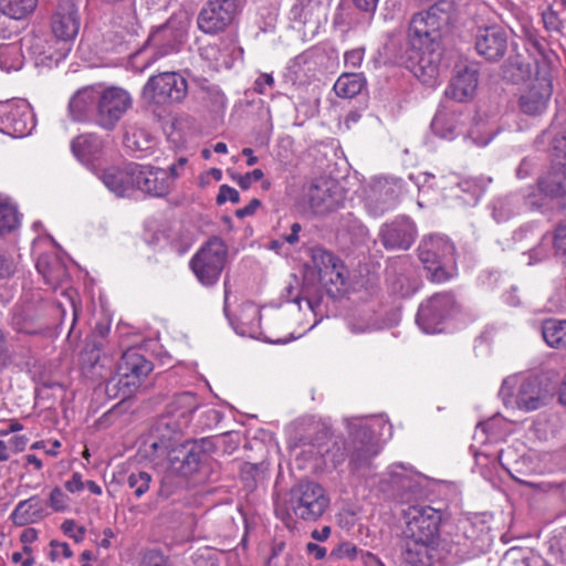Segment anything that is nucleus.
<instances>
[{
    "mask_svg": "<svg viewBox=\"0 0 566 566\" xmlns=\"http://www.w3.org/2000/svg\"><path fill=\"white\" fill-rule=\"evenodd\" d=\"M514 458V449L512 447H507L506 449H502L497 455L496 460L501 464L503 469H505L507 472H511L510 465L511 461Z\"/></svg>",
    "mask_w": 566,
    "mask_h": 566,
    "instance_id": "69168bd1",
    "label": "nucleus"
},
{
    "mask_svg": "<svg viewBox=\"0 0 566 566\" xmlns=\"http://www.w3.org/2000/svg\"><path fill=\"white\" fill-rule=\"evenodd\" d=\"M475 50L485 60H501L507 50V33L497 25L480 29L475 35Z\"/></svg>",
    "mask_w": 566,
    "mask_h": 566,
    "instance_id": "4be33fe9",
    "label": "nucleus"
},
{
    "mask_svg": "<svg viewBox=\"0 0 566 566\" xmlns=\"http://www.w3.org/2000/svg\"><path fill=\"white\" fill-rule=\"evenodd\" d=\"M38 0H0V12L11 19L20 20L30 14Z\"/></svg>",
    "mask_w": 566,
    "mask_h": 566,
    "instance_id": "58836bf2",
    "label": "nucleus"
},
{
    "mask_svg": "<svg viewBox=\"0 0 566 566\" xmlns=\"http://www.w3.org/2000/svg\"><path fill=\"white\" fill-rule=\"evenodd\" d=\"M329 437L328 428L321 422H312L307 432L300 439L303 446H310L315 449L314 454L323 455L326 449V442Z\"/></svg>",
    "mask_w": 566,
    "mask_h": 566,
    "instance_id": "4c0bfd02",
    "label": "nucleus"
},
{
    "mask_svg": "<svg viewBox=\"0 0 566 566\" xmlns=\"http://www.w3.org/2000/svg\"><path fill=\"white\" fill-rule=\"evenodd\" d=\"M336 269H331L325 274H321L319 281L325 285H332L335 287L336 292L340 291V287H343L346 283V269L343 262H339L336 266Z\"/></svg>",
    "mask_w": 566,
    "mask_h": 566,
    "instance_id": "a18cd8bd",
    "label": "nucleus"
},
{
    "mask_svg": "<svg viewBox=\"0 0 566 566\" xmlns=\"http://www.w3.org/2000/svg\"><path fill=\"white\" fill-rule=\"evenodd\" d=\"M504 78L511 82H520L525 78L528 73L527 65L521 55H511L501 67Z\"/></svg>",
    "mask_w": 566,
    "mask_h": 566,
    "instance_id": "a19ab883",
    "label": "nucleus"
},
{
    "mask_svg": "<svg viewBox=\"0 0 566 566\" xmlns=\"http://www.w3.org/2000/svg\"><path fill=\"white\" fill-rule=\"evenodd\" d=\"M457 311L454 296L449 292L437 293L421 303L416 322L427 334L443 331L444 322Z\"/></svg>",
    "mask_w": 566,
    "mask_h": 566,
    "instance_id": "1a4fd4ad",
    "label": "nucleus"
},
{
    "mask_svg": "<svg viewBox=\"0 0 566 566\" xmlns=\"http://www.w3.org/2000/svg\"><path fill=\"white\" fill-rule=\"evenodd\" d=\"M189 24L185 14H174L150 33L147 45H151L159 56L176 52L186 40Z\"/></svg>",
    "mask_w": 566,
    "mask_h": 566,
    "instance_id": "9b49d317",
    "label": "nucleus"
},
{
    "mask_svg": "<svg viewBox=\"0 0 566 566\" xmlns=\"http://www.w3.org/2000/svg\"><path fill=\"white\" fill-rule=\"evenodd\" d=\"M460 116L453 112L440 111L431 122L432 132L444 139H453L459 134Z\"/></svg>",
    "mask_w": 566,
    "mask_h": 566,
    "instance_id": "72a5a7b5",
    "label": "nucleus"
},
{
    "mask_svg": "<svg viewBox=\"0 0 566 566\" xmlns=\"http://www.w3.org/2000/svg\"><path fill=\"white\" fill-rule=\"evenodd\" d=\"M206 441L188 442L168 452L169 469L181 475H191L208 460Z\"/></svg>",
    "mask_w": 566,
    "mask_h": 566,
    "instance_id": "f3484780",
    "label": "nucleus"
},
{
    "mask_svg": "<svg viewBox=\"0 0 566 566\" xmlns=\"http://www.w3.org/2000/svg\"><path fill=\"white\" fill-rule=\"evenodd\" d=\"M36 270L43 276L45 284L56 289L69 279L64 262L56 255L44 254L36 261Z\"/></svg>",
    "mask_w": 566,
    "mask_h": 566,
    "instance_id": "c756f323",
    "label": "nucleus"
},
{
    "mask_svg": "<svg viewBox=\"0 0 566 566\" xmlns=\"http://www.w3.org/2000/svg\"><path fill=\"white\" fill-rule=\"evenodd\" d=\"M41 512V499L39 496H31L18 503L11 514V520L15 525L24 526L40 520L42 517Z\"/></svg>",
    "mask_w": 566,
    "mask_h": 566,
    "instance_id": "473e14b6",
    "label": "nucleus"
},
{
    "mask_svg": "<svg viewBox=\"0 0 566 566\" xmlns=\"http://www.w3.org/2000/svg\"><path fill=\"white\" fill-rule=\"evenodd\" d=\"M135 172V188L154 197H164L169 192L170 180L165 169L137 164Z\"/></svg>",
    "mask_w": 566,
    "mask_h": 566,
    "instance_id": "393cba45",
    "label": "nucleus"
},
{
    "mask_svg": "<svg viewBox=\"0 0 566 566\" xmlns=\"http://www.w3.org/2000/svg\"><path fill=\"white\" fill-rule=\"evenodd\" d=\"M365 84L361 73H344L335 82L334 91L339 97L353 98L361 92Z\"/></svg>",
    "mask_w": 566,
    "mask_h": 566,
    "instance_id": "c9c22d12",
    "label": "nucleus"
},
{
    "mask_svg": "<svg viewBox=\"0 0 566 566\" xmlns=\"http://www.w3.org/2000/svg\"><path fill=\"white\" fill-rule=\"evenodd\" d=\"M208 98L212 106L216 108H223L226 106V96L216 86L208 87L206 90V97Z\"/></svg>",
    "mask_w": 566,
    "mask_h": 566,
    "instance_id": "052dcab7",
    "label": "nucleus"
},
{
    "mask_svg": "<svg viewBox=\"0 0 566 566\" xmlns=\"http://www.w3.org/2000/svg\"><path fill=\"white\" fill-rule=\"evenodd\" d=\"M237 319V333L252 337L259 333L261 326V312L254 303L247 302L242 304Z\"/></svg>",
    "mask_w": 566,
    "mask_h": 566,
    "instance_id": "2f4dec72",
    "label": "nucleus"
},
{
    "mask_svg": "<svg viewBox=\"0 0 566 566\" xmlns=\"http://www.w3.org/2000/svg\"><path fill=\"white\" fill-rule=\"evenodd\" d=\"M140 566H174V564L161 552L149 551L144 555Z\"/></svg>",
    "mask_w": 566,
    "mask_h": 566,
    "instance_id": "8fccbe9b",
    "label": "nucleus"
},
{
    "mask_svg": "<svg viewBox=\"0 0 566 566\" xmlns=\"http://www.w3.org/2000/svg\"><path fill=\"white\" fill-rule=\"evenodd\" d=\"M0 137L6 133L12 137L29 135L35 126L34 115L25 102L0 105Z\"/></svg>",
    "mask_w": 566,
    "mask_h": 566,
    "instance_id": "4468645a",
    "label": "nucleus"
},
{
    "mask_svg": "<svg viewBox=\"0 0 566 566\" xmlns=\"http://www.w3.org/2000/svg\"><path fill=\"white\" fill-rule=\"evenodd\" d=\"M387 475L385 490L400 501L408 502L421 493L420 476L411 469L396 463L389 467Z\"/></svg>",
    "mask_w": 566,
    "mask_h": 566,
    "instance_id": "aec40b11",
    "label": "nucleus"
},
{
    "mask_svg": "<svg viewBox=\"0 0 566 566\" xmlns=\"http://www.w3.org/2000/svg\"><path fill=\"white\" fill-rule=\"evenodd\" d=\"M336 185L324 178L314 179L302 190V203L313 214H325L337 208L339 199L335 192Z\"/></svg>",
    "mask_w": 566,
    "mask_h": 566,
    "instance_id": "2eb2a0df",
    "label": "nucleus"
},
{
    "mask_svg": "<svg viewBox=\"0 0 566 566\" xmlns=\"http://www.w3.org/2000/svg\"><path fill=\"white\" fill-rule=\"evenodd\" d=\"M151 481L150 473L137 470L128 474L126 482L135 497L140 499L149 490Z\"/></svg>",
    "mask_w": 566,
    "mask_h": 566,
    "instance_id": "37998d69",
    "label": "nucleus"
},
{
    "mask_svg": "<svg viewBox=\"0 0 566 566\" xmlns=\"http://www.w3.org/2000/svg\"><path fill=\"white\" fill-rule=\"evenodd\" d=\"M542 336L549 347L566 349V319H545L542 324Z\"/></svg>",
    "mask_w": 566,
    "mask_h": 566,
    "instance_id": "f704fd0d",
    "label": "nucleus"
},
{
    "mask_svg": "<svg viewBox=\"0 0 566 566\" xmlns=\"http://www.w3.org/2000/svg\"><path fill=\"white\" fill-rule=\"evenodd\" d=\"M441 513L431 506L413 505L405 512L402 538L439 544Z\"/></svg>",
    "mask_w": 566,
    "mask_h": 566,
    "instance_id": "6e6552de",
    "label": "nucleus"
},
{
    "mask_svg": "<svg viewBox=\"0 0 566 566\" xmlns=\"http://www.w3.org/2000/svg\"><path fill=\"white\" fill-rule=\"evenodd\" d=\"M329 499L324 489L315 482H300L287 495L286 514L290 511L295 517L305 522L318 521L326 511Z\"/></svg>",
    "mask_w": 566,
    "mask_h": 566,
    "instance_id": "20e7f679",
    "label": "nucleus"
},
{
    "mask_svg": "<svg viewBox=\"0 0 566 566\" xmlns=\"http://www.w3.org/2000/svg\"><path fill=\"white\" fill-rule=\"evenodd\" d=\"M552 247L554 248V238L553 235L546 233L542 237L539 243L532 249L530 252V264L535 262H541L547 259L551 254Z\"/></svg>",
    "mask_w": 566,
    "mask_h": 566,
    "instance_id": "49530a36",
    "label": "nucleus"
},
{
    "mask_svg": "<svg viewBox=\"0 0 566 566\" xmlns=\"http://www.w3.org/2000/svg\"><path fill=\"white\" fill-rule=\"evenodd\" d=\"M274 78L271 74L262 73L254 82V91L259 94L265 93V86L272 87Z\"/></svg>",
    "mask_w": 566,
    "mask_h": 566,
    "instance_id": "338daca9",
    "label": "nucleus"
},
{
    "mask_svg": "<svg viewBox=\"0 0 566 566\" xmlns=\"http://www.w3.org/2000/svg\"><path fill=\"white\" fill-rule=\"evenodd\" d=\"M19 226L17 208L8 202H0V234L9 233Z\"/></svg>",
    "mask_w": 566,
    "mask_h": 566,
    "instance_id": "c03bdc74",
    "label": "nucleus"
},
{
    "mask_svg": "<svg viewBox=\"0 0 566 566\" xmlns=\"http://www.w3.org/2000/svg\"><path fill=\"white\" fill-rule=\"evenodd\" d=\"M416 226L406 217L382 226L380 240L388 250H408L416 239Z\"/></svg>",
    "mask_w": 566,
    "mask_h": 566,
    "instance_id": "5701e85b",
    "label": "nucleus"
},
{
    "mask_svg": "<svg viewBox=\"0 0 566 566\" xmlns=\"http://www.w3.org/2000/svg\"><path fill=\"white\" fill-rule=\"evenodd\" d=\"M479 72L473 65H457L455 73L446 88V97L459 103L471 101L478 88Z\"/></svg>",
    "mask_w": 566,
    "mask_h": 566,
    "instance_id": "412c9836",
    "label": "nucleus"
},
{
    "mask_svg": "<svg viewBox=\"0 0 566 566\" xmlns=\"http://www.w3.org/2000/svg\"><path fill=\"white\" fill-rule=\"evenodd\" d=\"M103 344L95 337L87 340L82 360L84 368L92 373V378L96 380H108L113 375L112 359L101 356Z\"/></svg>",
    "mask_w": 566,
    "mask_h": 566,
    "instance_id": "bb28decb",
    "label": "nucleus"
},
{
    "mask_svg": "<svg viewBox=\"0 0 566 566\" xmlns=\"http://www.w3.org/2000/svg\"><path fill=\"white\" fill-rule=\"evenodd\" d=\"M348 327L352 333L360 334L371 331L374 328V323L369 317H353L348 323Z\"/></svg>",
    "mask_w": 566,
    "mask_h": 566,
    "instance_id": "4d7b16f0",
    "label": "nucleus"
},
{
    "mask_svg": "<svg viewBox=\"0 0 566 566\" xmlns=\"http://www.w3.org/2000/svg\"><path fill=\"white\" fill-rule=\"evenodd\" d=\"M50 546L52 548L50 553V558L52 560L57 559L60 556H63L65 558H70L73 556V553L69 544L65 542L51 541Z\"/></svg>",
    "mask_w": 566,
    "mask_h": 566,
    "instance_id": "13d9d810",
    "label": "nucleus"
},
{
    "mask_svg": "<svg viewBox=\"0 0 566 566\" xmlns=\"http://www.w3.org/2000/svg\"><path fill=\"white\" fill-rule=\"evenodd\" d=\"M506 408L523 412L536 411L551 400L547 386L541 377L526 374H514L506 377L499 391Z\"/></svg>",
    "mask_w": 566,
    "mask_h": 566,
    "instance_id": "f03ea898",
    "label": "nucleus"
},
{
    "mask_svg": "<svg viewBox=\"0 0 566 566\" xmlns=\"http://www.w3.org/2000/svg\"><path fill=\"white\" fill-rule=\"evenodd\" d=\"M237 12V0H209L200 9L197 25L206 34L226 30Z\"/></svg>",
    "mask_w": 566,
    "mask_h": 566,
    "instance_id": "ddd939ff",
    "label": "nucleus"
},
{
    "mask_svg": "<svg viewBox=\"0 0 566 566\" xmlns=\"http://www.w3.org/2000/svg\"><path fill=\"white\" fill-rule=\"evenodd\" d=\"M450 14L439 4L416 13L409 24L408 39L413 51L411 72L424 85L434 86L441 71V40L448 32Z\"/></svg>",
    "mask_w": 566,
    "mask_h": 566,
    "instance_id": "f257e3e1",
    "label": "nucleus"
},
{
    "mask_svg": "<svg viewBox=\"0 0 566 566\" xmlns=\"http://www.w3.org/2000/svg\"><path fill=\"white\" fill-rule=\"evenodd\" d=\"M357 553H358V549L354 544L345 542V543H340L339 545H337V547H335L331 552L329 558L331 559H337V558L353 559L356 557Z\"/></svg>",
    "mask_w": 566,
    "mask_h": 566,
    "instance_id": "3c124183",
    "label": "nucleus"
},
{
    "mask_svg": "<svg viewBox=\"0 0 566 566\" xmlns=\"http://www.w3.org/2000/svg\"><path fill=\"white\" fill-rule=\"evenodd\" d=\"M263 176V171L256 168L245 175L239 176L237 182L242 189L247 190L251 187L252 182L261 180Z\"/></svg>",
    "mask_w": 566,
    "mask_h": 566,
    "instance_id": "bf43d9fd",
    "label": "nucleus"
},
{
    "mask_svg": "<svg viewBox=\"0 0 566 566\" xmlns=\"http://www.w3.org/2000/svg\"><path fill=\"white\" fill-rule=\"evenodd\" d=\"M418 251L430 281L441 283L454 275V247L446 237L424 238Z\"/></svg>",
    "mask_w": 566,
    "mask_h": 566,
    "instance_id": "7ed1b4c3",
    "label": "nucleus"
},
{
    "mask_svg": "<svg viewBox=\"0 0 566 566\" xmlns=\"http://www.w3.org/2000/svg\"><path fill=\"white\" fill-rule=\"evenodd\" d=\"M318 9L319 3L315 0H296L290 11L291 19L302 24L313 22Z\"/></svg>",
    "mask_w": 566,
    "mask_h": 566,
    "instance_id": "ea45409f",
    "label": "nucleus"
},
{
    "mask_svg": "<svg viewBox=\"0 0 566 566\" xmlns=\"http://www.w3.org/2000/svg\"><path fill=\"white\" fill-rule=\"evenodd\" d=\"M188 83L177 72H161L148 78L142 91V97L148 105L170 106L184 101Z\"/></svg>",
    "mask_w": 566,
    "mask_h": 566,
    "instance_id": "39448f33",
    "label": "nucleus"
},
{
    "mask_svg": "<svg viewBox=\"0 0 566 566\" xmlns=\"http://www.w3.org/2000/svg\"><path fill=\"white\" fill-rule=\"evenodd\" d=\"M153 369V364L136 350L123 354L118 364V382L123 386H138Z\"/></svg>",
    "mask_w": 566,
    "mask_h": 566,
    "instance_id": "a878e982",
    "label": "nucleus"
},
{
    "mask_svg": "<svg viewBox=\"0 0 566 566\" xmlns=\"http://www.w3.org/2000/svg\"><path fill=\"white\" fill-rule=\"evenodd\" d=\"M446 558L443 548L438 543L402 538L399 566H433Z\"/></svg>",
    "mask_w": 566,
    "mask_h": 566,
    "instance_id": "a211bd4d",
    "label": "nucleus"
},
{
    "mask_svg": "<svg viewBox=\"0 0 566 566\" xmlns=\"http://www.w3.org/2000/svg\"><path fill=\"white\" fill-rule=\"evenodd\" d=\"M65 489L71 493H76L85 488V482L82 480V474L74 472L70 480L64 483Z\"/></svg>",
    "mask_w": 566,
    "mask_h": 566,
    "instance_id": "0e129e2a",
    "label": "nucleus"
},
{
    "mask_svg": "<svg viewBox=\"0 0 566 566\" xmlns=\"http://www.w3.org/2000/svg\"><path fill=\"white\" fill-rule=\"evenodd\" d=\"M553 94V76L549 63L537 62L535 77L518 98L521 112L528 116H541L548 107Z\"/></svg>",
    "mask_w": 566,
    "mask_h": 566,
    "instance_id": "423d86ee",
    "label": "nucleus"
},
{
    "mask_svg": "<svg viewBox=\"0 0 566 566\" xmlns=\"http://www.w3.org/2000/svg\"><path fill=\"white\" fill-rule=\"evenodd\" d=\"M555 167H566V134H557L552 140Z\"/></svg>",
    "mask_w": 566,
    "mask_h": 566,
    "instance_id": "de8ad7c7",
    "label": "nucleus"
},
{
    "mask_svg": "<svg viewBox=\"0 0 566 566\" xmlns=\"http://www.w3.org/2000/svg\"><path fill=\"white\" fill-rule=\"evenodd\" d=\"M132 104L133 99L129 93L123 88L98 90L96 124L103 129L113 130Z\"/></svg>",
    "mask_w": 566,
    "mask_h": 566,
    "instance_id": "9d476101",
    "label": "nucleus"
},
{
    "mask_svg": "<svg viewBox=\"0 0 566 566\" xmlns=\"http://www.w3.org/2000/svg\"><path fill=\"white\" fill-rule=\"evenodd\" d=\"M555 253L566 259V223L559 224L553 234Z\"/></svg>",
    "mask_w": 566,
    "mask_h": 566,
    "instance_id": "603ef678",
    "label": "nucleus"
},
{
    "mask_svg": "<svg viewBox=\"0 0 566 566\" xmlns=\"http://www.w3.org/2000/svg\"><path fill=\"white\" fill-rule=\"evenodd\" d=\"M51 30L61 41L69 42L75 39L80 30V17L76 6L71 0L59 3L51 19Z\"/></svg>",
    "mask_w": 566,
    "mask_h": 566,
    "instance_id": "b1692460",
    "label": "nucleus"
},
{
    "mask_svg": "<svg viewBox=\"0 0 566 566\" xmlns=\"http://www.w3.org/2000/svg\"><path fill=\"white\" fill-rule=\"evenodd\" d=\"M364 57L363 49H354L345 53V64L349 67H359Z\"/></svg>",
    "mask_w": 566,
    "mask_h": 566,
    "instance_id": "680f3d73",
    "label": "nucleus"
},
{
    "mask_svg": "<svg viewBox=\"0 0 566 566\" xmlns=\"http://www.w3.org/2000/svg\"><path fill=\"white\" fill-rule=\"evenodd\" d=\"M13 273V261L3 253H0V280L9 279Z\"/></svg>",
    "mask_w": 566,
    "mask_h": 566,
    "instance_id": "e2e57ef3",
    "label": "nucleus"
},
{
    "mask_svg": "<svg viewBox=\"0 0 566 566\" xmlns=\"http://www.w3.org/2000/svg\"><path fill=\"white\" fill-rule=\"evenodd\" d=\"M74 156L86 166H94L103 155V140L96 134H83L75 137L71 143Z\"/></svg>",
    "mask_w": 566,
    "mask_h": 566,
    "instance_id": "c85d7f7f",
    "label": "nucleus"
},
{
    "mask_svg": "<svg viewBox=\"0 0 566 566\" xmlns=\"http://www.w3.org/2000/svg\"><path fill=\"white\" fill-rule=\"evenodd\" d=\"M392 192H394L392 189L387 188L384 191L385 198L381 199V201L379 203H378V199L375 200V207L373 208L375 214H381L385 211L395 207L396 198Z\"/></svg>",
    "mask_w": 566,
    "mask_h": 566,
    "instance_id": "864d4df0",
    "label": "nucleus"
},
{
    "mask_svg": "<svg viewBox=\"0 0 566 566\" xmlns=\"http://www.w3.org/2000/svg\"><path fill=\"white\" fill-rule=\"evenodd\" d=\"M98 90L85 87L77 91L69 103V111L74 120L82 122L88 118L90 113L97 109Z\"/></svg>",
    "mask_w": 566,
    "mask_h": 566,
    "instance_id": "7c9ffc66",
    "label": "nucleus"
},
{
    "mask_svg": "<svg viewBox=\"0 0 566 566\" xmlns=\"http://www.w3.org/2000/svg\"><path fill=\"white\" fill-rule=\"evenodd\" d=\"M228 200L233 203H238L240 201V195H239L238 190H235L234 188H232L228 185H222L219 188V193L217 196V203L223 205Z\"/></svg>",
    "mask_w": 566,
    "mask_h": 566,
    "instance_id": "5fc2aeb1",
    "label": "nucleus"
},
{
    "mask_svg": "<svg viewBox=\"0 0 566 566\" xmlns=\"http://www.w3.org/2000/svg\"><path fill=\"white\" fill-rule=\"evenodd\" d=\"M311 256L314 266L318 271V276L321 274L325 275L331 269H336L335 266L342 262L339 258L322 247H314L311 251Z\"/></svg>",
    "mask_w": 566,
    "mask_h": 566,
    "instance_id": "79ce46f5",
    "label": "nucleus"
},
{
    "mask_svg": "<svg viewBox=\"0 0 566 566\" xmlns=\"http://www.w3.org/2000/svg\"><path fill=\"white\" fill-rule=\"evenodd\" d=\"M542 20L546 30L559 31L562 22L558 18L557 12H555L552 8H547L542 13Z\"/></svg>",
    "mask_w": 566,
    "mask_h": 566,
    "instance_id": "6e6d98bb",
    "label": "nucleus"
},
{
    "mask_svg": "<svg viewBox=\"0 0 566 566\" xmlns=\"http://www.w3.org/2000/svg\"><path fill=\"white\" fill-rule=\"evenodd\" d=\"M135 169L137 164L130 163L123 167H109L101 175L103 184L118 197H124L135 189Z\"/></svg>",
    "mask_w": 566,
    "mask_h": 566,
    "instance_id": "cd10ccee",
    "label": "nucleus"
},
{
    "mask_svg": "<svg viewBox=\"0 0 566 566\" xmlns=\"http://www.w3.org/2000/svg\"><path fill=\"white\" fill-rule=\"evenodd\" d=\"M306 553L313 556L316 560H322L326 557L327 551L325 547L316 543H307L305 546Z\"/></svg>",
    "mask_w": 566,
    "mask_h": 566,
    "instance_id": "774afa93",
    "label": "nucleus"
},
{
    "mask_svg": "<svg viewBox=\"0 0 566 566\" xmlns=\"http://www.w3.org/2000/svg\"><path fill=\"white\" fill-rule=\"evenodd\" d=\"M199 405V399L193 392L185 391L175 395L167 405L165 415L159 419L157 430L166 428L174 433L182 431L190 424Z\"/></svg>",
    "mask_w": 566,
    "mask_h": 566,
    "instance_id": "f8f14e48",
    "label": "nucleus"
},
{
    "mask_svg": "<svg viewBox=\"0 0 566 566\" xmlns=\"http://www.w3.org/2000/svg\"><path fill=\"white\" fill-rule=\"evenodd\" d=\"M347 449L352 470L359 474H365L379 452L377 442L367 428H358L352 432Z\"/></svg>",
    "mask_w": 566,
    "mask_h": 566,
    "instance_id": "6ab92c4d",
    "label": "nucleus"
},
{
    "mask_svg": "<svg viewBox=\"0 0 566 566\" xmlns=\"http://www.w3.org/2000/svg\"><path fill=\"white\" fill-rule=\"evenodd\" d=\"M227 256L228 249L224 242L218 237H212L192 256L190 268L203 285L211 286L219 280Z\"/></svg>",
    "mask_w": 566,
    "mask_h": 566,
    "instance_id": "0eeeda50",
    "label": "nucleus"
},
{
    "mask_svg": "<svg viewBox=\"0 0 566 566\" xmlns=\"http://www.w3.org/2000/svg\"><path fill=\"white\" fill-rule=\"evenodd\" d=\"M22 44L19 41L0 44V69L6 72L18 71L23 65Z\"/></svg>",
    "mask_w": 566,
    "mask_h": 566,
    "instance_id": "e433bc0d",
    "label": "nucleus"
},
{
    "mask_svg": "<svg viewBox=\"0 0 566 566\" xmlns=\"http://www.w3.org/2000/svg\"><path fill=\"white\" fill-rule=\"evenodd\" d=\"M48 504L53 511L63 512L70 505V497L60 488H54L50 493Z\"/></svg>",
    "mask_w": 566,
    "mask_h": 566,
    "instance_id": "09e8293b",
    "label": "nucleus"
},
{
    "mask_svg": "<svg viewBox=\"0 0 566 566\" xmlns=\"http://www.w3.org/2000/svg\"><path fill=\"white\" fill-rule=\"evenodd\" d=\"M539 197L528 193L525 203L531 209H539L544 206L543 196L557 201V206L566 211V167H555L538 181Z\"/></svg>",
    "mask_w": 566,
    "mask_h": 566,
    "instance_id": "dca6fc26",
    "label": "nucleus"
}]
</instances>
